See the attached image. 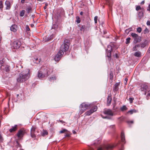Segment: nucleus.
Listing matches in <instances>:
<instances>
[{
  "instance_id": "nucleus-1",
  "label": "nucleus",
  "mask_w": 150,
  "mask_h": 150,
  "mask_svg": "<svg viewBox=\"0 0 150 150\" xmlns=\"http://www.w3.org/2000/svg\"><path fill=\"white\" fill-rule=\"evenodd\" d=\"M30 76V70L26 69L19 74L17 79V81L19 83L23 82L28 79Z\"/></svg>"
},
{
  "instance_id": "nucleus-2",
  "label": "nucleus",
  "mask_w": 150,
  "mask_h": 150,
  "mask_svg": "<svg viewBox=\"0 0 150 150\" xmlns=\"http://www.w3.org/2000/svg\"><path fill=\"white\" fill-rule=\"evenodd\" d=\"M150 89L148 87L146 83L142 84L141 85V91L142 94L146 95V98L148 100L149 97L150 96Z\"/></svg>"
},
{
  "instance_id": "nucleus-3",
  "label": "nucleus",
  "mask_w": 150,
  "mask_h": 150,
  "mask_svg": "<svg viewBox=\"0 0 150 150\" xmlns=\"http://www.w3.org/2000/svg\"><path fill=\"white\" fill-rule=\"evenodd\" d=\"M69 40H64L63 44L61 46L59 51L63 54H64V52H66L68 50L69 45Z\"/></svg>"
},
{
  "instance_id": "nucleus-4",
  "label": "nucleus",
  "mask_w": 150,
  "mask_h": 150,
  "mask_svg": "<svg viewBox=\"0 0 150 150\" xmlns=\"http://www.w3.org/2000/svg\"><path fill=\"white\" fill-rule=\"evenodd\" d=\"M81 110L82 111V113L85 111L86 109L91 108V105L88 103H82L81 105Z\"/></svg>"
},
{
  "instance_id": "nucleus-5",
  "label": "nucleus",
  "mask_w": 150,
  "mask_h": 150,
  "mask_svg": "<svg viewBox=\"0 0 150 150\" xmlns=\"http://www.w3.org/2000/svg\"><path fill=\"white\" fill-rule=\"evenodd\" d=\"M41 70L43 71V73L45 74L46 76H47L51 74V72H52V70L50 68L44 67L42 68Z\"/></svg>"
},
{
  "instance_id": "nucleus-6",
  "label": "nucleus",
  "mask_w": 150,
  "mask_h": 150,
  "mask_svg": "<svg viewBox=\"0 0 150 150\" xmlns=\"http://www.w3.org/2000/svg\"><path fill=\"white\" fill-rule=\"evenodd\" d=\"M25 133V130L24 129H20L16 134L18 138L21 139L22 138Z\"/></svg>"
},
{
  "instance_id": "nucleus-7",
  "label": "nucleus",
  "mask_w": 150,
  "mask_h": 150,
  "mask_svg": "<svg viewBox=\"0 0 150 150\" xmlns=\"http://www.w3.org/2000/svg\"><path fill=\"white\" fill-rule=\"evenodd\" d=\"M92 108L86 112L85 113V115H89L97 110V107L96 106L94 105L93 106H92Z\"/></svg>"
},
{
  "instance_id": "nucleus-8",
  "label": "nucleus",
  "mask_w": 150,
  "mask_h": 150,
  "mask_svg": "<svg viewBox=\"0 0 150 150\" xmlns=\"http://www.w3.org/2000/svg\"><path fill=\"white\" fill-rule=\"evenodd\" d=\"M131 36L134 39V42L135 43H137L140 41V37L135 33H132L131 34Z\"/></svg>"
},
{
  "instance_id": "nucleus-9",
  "label": "nucleus",
  "mask_w": 150,
  "mask_h": 150,
  "mask_svg": "<svg viewBox=\"0 0 150 150\" xmlns=\"http://www.w3.org/2000/svg\"><path fill=\"white\" fill-rule=\"evenodd\" d=\"M108 49L106 50V55L108 58V59L110 60L111 59V52L112 50V47L110 45H108Z\"/></svg>"
},
{
  "instance_id": "nucleus-10",
  "label": "nucleus",
  "mask_w": 150,
  "mask_h": 150,
  "mask_svg": "<svg viewBox=\"0 0 150 150\" xmlns=\"http://www.w3.org/2000/svg\"><path fill=\"white\" fill-rule=\"evenodd\" d=\"M21 45V42L18 40L14 41L12 44V47L14 49H18Z\"/></svg>"
},
{
  "instance_id": "nucleus-11",
  "label": "nucleus",
  "mask_w": 150,
  "mask_h": 150,
  "mask_svg": "<svg viewBox=\"0 0 150 150\" xmlns=\"http://www.w3.org/2000/svg\"><path fill=\"white\" fill-rule=\"evenodd\" d=\"M63 54H63V53L59 51L55 57L54 60L55 61H59L62 57Z\"/></svg>"
},
{
  "instance_id": "nucleus-12",
  "label": "nucleus",
  "mask_w": 150,
  "mask_h": 150,
  "mask_svg": "<svg viewBox=\"0 0 150 150\" xmlns=\"http://www.w3.org/2000/svg\"><path fill=\"white\" fill-rule=\"evenodd\" d=\"M103 113L105 114L113 116V113L111 110L109 109H105L103 111Z\"/></svg>"
},
{
  "instance_id": "nucleus-13",
  "label": "nucleus",
  "mask_w": 150,
  "mask_h": 150,
  "mask_svg": "<svg viewBox=\"0 0 150 150\" xmlns=\"http://www.w3.org/2000/svg\"><path fill=\"white\" fill-rule=\"evenodd\" d=\"M45 74L43 73L42 70L39 71L38 72V77L40 79H42L46 77Z\"/></svg>"
},
{
  "instance_id": "nucleus-14",
  "label": "nucleus",
  "mask_w": 150,
  "mask_h": 150,
  "mask_svg": "<svg viewBox=\"0 0 150 150\" xmlns=\"http://www.w3.org/2000/svg\"><path fill=\"white\" fill-rule=\"evenodd\" d=\"M36 127H33L31 130V135L32 138H35L36 137L35 134V130Z\"/></svg>"
},
{
  "instance_id": "nucleus-15",
  "label": "nucleus",
  "mask_w": 150,
  "mask_h": 150,
  "mask_svg": "<svg viewBox=\"0 0 150 150\" xmlns=\"http://www.w3.org/2000/svg\"><path fill=\"white\" fill-rule=\"evenodd\" d=\"M120 83H116L115 84L113 87V91L114 92H117L119 89V86L120 85Z\"/></svg>"
},
{
  "instance_id": "nucleus-16",
  "label": "nucleus",
  "mask_w": 150,
  "mask_h": 150,
  "mask_svg": "<svg viewBox=\"0 0 150 150\" xmlns=\"http://www.w3.org/2000/svg\"><path fill=\"white\" fill-rule=\"evenodd\" d=\"M148 45V42L147 40H144L141 43V48H143L145 47L147 45Z\"/></svg>"
},
{
  "instance_id": "nucleus-17",
  "label": "nucleus",
  "mask_w": 150,
  "mask_h": 150,
  "mask_svg": "<svg viewBox=\"0 0 150 150\" xmlns=\"http://www.w3.org/2000/svg\"><path fill=\"white\" fill-rule=\"evenodd\" d=\"M5 5L6 6V9L9 10L11 8V4L10 1H6L5 2Z\"/></svg>"
},
{
  "instance_id": "nucleus-18",
  "label": "nucleus",
  "mask_w": 150,
  "mask_h": 150,
  "mask_svg": "<svg viewBox=\"0 0 150 150\" xmlns=\"http://www.w3.org/2000/svg\"><path fill=\"white\" fill-rule=\"evenodd\" d=\"M18 129V126L15 125L14 126H12L9 129V131L10 132L12 133L16 131Z\"/></svg>"
},
{
  "instance_id": "nucleus-19",
  "label": "nucleus",
  "mask_w": 150,
  "mask_h": 150,
  "mask_svg": "<svg viewBox=\"0 0 150 150\" xmlns=\"http://www.w3.org/2000/svg\"><path fill=\"white\" fill-rule=\"evenodd\" d=\"M112 100V97H111V94H109L107 98V105L109 106L111 103V102Z\"/></svg>"
},
{
  "instance_id": "nucleus-20",
  "label": "nucleus",
  "mask_w": 150,
  "mask_h": 150,
  "mask_svg": "<svg viewBox=\"0 0 150 150\" xmlns=\"http://www.w3.org/2000/svg\"><path fill=\"white\" fill-rule=\"evenodd\" d=\"M33 60L34 62L36 64H39L41 61V59L40 57H36L33 58Z\"/></svg>"
},
{
  "instance_id": "nucleus-21",
  "label": "nucleus",
  "mask_w": 150,
  "mask_h": 150,
  "mask_svg": "<svg viewBox=\"0 0 150 150\" xmlns=\"http://www.w3.org/2000/svg\"><path fill=\"white\" fill-rule=\"evenodd\" d=\"M121 141L122 142H124V143H125V137L124 134V133L123 132H122L121 134Z\"/></svg>"
},
{
  "instance_id": "nucleus-22",
  "label": "nucleus",
  "mask_w": 150,
  "mask_h": 150,
  "mask_svg": "<svg viewBox=\"0 0 150 150\" xmlns=\"http://www.w3.org/2000/svg\"><path fill=\"white\" fill-rule=\"evenodd\" d=\"M17 26L16 25H12L11 28L10 29L11 31L13 32H15L17 30Z\"/></svg>"
},
{
  "instance_id": "nucleus-23",
  "label": "nucleus",
  "mask_w": 150,
  "mask_h": 150,
  "mask_svg": "<svg viewBox=\"0 0 150 150\" xmlns=\"http://www.w3.org/2000/svg\"><path fill=\"white\" fill-rule=\"evenodd\" d=\"M140 46V44H137L135 45L133 47V51H136L139 49Z\"/></svg>"
},
{
  "instance_id": "nucleus-24",
  "label": "nucleus",
  "mask_w": 150,
  "mask_h": 150,
  "mask_svg": "<svg viewBox=\"0 0 150 150\" xmlns=\"http://www.w3.org/2000/svg\"><path fill=\"white\" fill-rule=\"evenodd\" d=\"M53 35H51L50 37H48L46 36L45 38V39L44 40L45 42H47L50 41L51 40L53 39Z\"/></svg>"
},
{
  "instance_id": "nucleus-25",
  "label": "nucleus",
  "mask_w": 150,
  "mask_h": 150,
  "mask_svg": "<svg viewBox=\"0 0 150 150\" xmlns=\"http://www.w3.org/2000/svg\"><path fill=\"white\" fill-rule=\"evenodd\" d=\"M117 144H115L113 145H108L107 146L106 148L108 149H112L115 146H117Z\"/></svg>"
},
{
  "instance_id": "nucleus-26",
  "label": "nucleus",
  "mask_w": 150,
  "mask_h": 150,
  "mask_svg": "<svg viewBox=\"0 0 150 150\" xmlns=\"http://www.w3.org/2000/svg\"><path fill=\"white\" fill-rule=\"evenodd\" d=\"M0 63L1 65V66L0 67L1 69H4V67L5 66V64L3 60L0 61Z\"/></svg>"
},
{
  "instance_id": "nucleus-27",
  "label": "nucleus",
  "mask_w": 150,
  "mask_h": 150,
  "mask_svg": "<svg viewBox=\"0 0 150 150\" xmlns=\"http://www.w3.org/2000/svg\"><path fill=\"white\" fill-rule=\"evenodd\" d=\"M107 4L109 5L110 7L112 6V1L110 0H106Z\"/></svg>"
},
{
  "instance_id": "nucleus-28",
  "label": "nucleus",
  "mask_w": 150,
  "mask_h": 150,
  "mask_svg": "<svg viewBox=\"0 0 150 150\" xmlns=\"http://www.w3.org/2000/svg\"><path fill=\"white\" fill-rule=\"evenodd\" d=\"M135 56L139 57L141 55L140 52L139 51L136 52L134 54Z\"/></svg>"
},
{
  "instance_id": "nucleus-29",
  "label": "nucleus",
  "mask_w": 150,
  "mask_h": 150,
  "mask_svg": "<svg viewBox=\"0 0 150 150\" xmlns=\"http://www.w3.org/2000/svg\"><path fill=\"white\" fill-rule=\"evenodd\" d=\"M113 74L112 73V71L111 70L109 74V77H110V79L112 80L113 79Z\"/></svg>"
},
{
  "instance_id": "nucleus-30",
  "label": "nucleus",
  "mask_w": 150,
  "mask_h": 150,
  "mask_svg": "<svg viewBox=\"0 0 150 150\" xmlns=\"http://www.w3.org/2000/svg\"><path fill=\"white\" fill-rule=\"evenodd\" d=\"M87 27L85 25H82L81 28L80 30L82 31H84L85 30H86Z\"/></svg>"
},
{
  "instance_id": "nucleus-31",
  "label": "nucleus",
  "mask_w": 150,
  "mask_h": 150,
  "mask_svg": "<svg viewBox=\"0 0 150 150\" xmlns=\"http://www.w3.org/2000/svg\"><path fill=\"white\" fill-rule=\"evenodd\" d=\"M127 108L125 105H123L122 107L120 108V110L122 111H124L127 110Z\"/></svg>"
},
{
  "instance_id": "nucleus-32",
  "label": "nucleus",
  "mask_w": 150,
  "mask_h": 150,
  "mask_svg": "<svg viewBox=\"0 0 150 150\" xmlns=\"http://www.w3.org/2000/svg\"><path fill=\"white\" fill-rule=\"evenodd\" d=\"M136 112V110L133 109L132 110H130L127 113H129L130 114H132L133 112Z\"/></svg>"
},
{
  "instance_id": "nucleus-33",
  "label": "nucleus",
  "mask_w": 150,
  "mask_h": 150,
  "mask_svg": "<svg viewBox=\"0 0 150 150\" xmlns=\"http://www.w3.org/2000/svg\"><path fill=\"white\" fill-rule=\"evenodd\" d=\"M56 78L55 76L51 77L49 79V80L51 81L56 80Z\"/></svg>"
},
{
  "instance_id": "nucleus-34",
  "label": "nucleus",
  "mask_w": 150,
  "mask_h": 150,
  "mask_svg": "<svg viewBox=\"0 0 150 150\" xmlns=\"http://www.w3.org/2000/svg\"><path fill=\"white\" fill-rule=\"evenodd\" d=\"M48 134V132L46 130L43 131L42 134V135L43 136H45V135H47Z\"/></svg>"
},
{
  "instance_id": "nucleus-35",
  "label": "nucleus",
  "mask_w": 150,
  "mask_h": 150,
  "mask_svg": "<svg viewBox=\"0 0 150 150\" xmlns=\"http://www.w3.org/2000/svg\"><path fill=\"white\" fill-rule=\"evenodd\" d=\"M76 22L77 23H79L80 22L81 20L79 16H77L76 17Z\"/></svg>"
},
{
  "instance_id": "nucleus-36",
  "label": "nucleus",
  "mask_w": 150,
  "mask_h": 150,
  "mask_svg": "<svg viewBox=\"0 0 150 150\" xmlns=\"http://www.w3.org/2000/svg\"><path fill=\"white\" fill-rule=\"evenodd\" d=\"M25 11L24 10H23L20 12V16L23 17L24 16Z\"/></svg>"
},
{
  "instance_id": "nucleus-37",
  "label": "nucleus",
  "mask_w": 150,
  "mask_h": 150,
  "mask_svg": "<svg viewBox=\"0 0 150 150\" xmlns=\"http://www.w3.org/2000/svg\"><path fill=\"white\" fill-rule=\"evenodd\" d=\"M131 40V38H127L126 39V44H128L130 43V41Z\"/></svg>"
},
{
  "instance_id": "nucleus-38",
  "label": "nucleus",
  "mask_w": 150,
  "mask_h": 150,
  "mask_svg": "<svg viewBox=\"0 0 150 150\" xmlns=\"http://www.w3.org/2000/svg\"><path fill=\"white\" fill-rule=\"evenodd\" d=\"M3 70H4L6 72H7L9 71V69L8 67L7 66H6L4 68V69Z\"/></svg>"
},
{
  "instance_id": "nucleus-39",
  "label": "nucleus",
  "mask_w": 150,
  "mask_h": 150,
  "mask_svg": "<svg viewBox=\"0 0 150 150\" xmlns=\"http://www.w3.org/2000/svg\"><path fill=\"white\" fill-rule=\"evenodd\" d=\"M143 32L144 34H146L149 33V31L147 28H146L144 30Z\"/></svg>"
},
{
  "instance_id": "nucleus-40",
  "label": "nucleus",
  "mask_w": 150,
  "mask_h": 150,
  "mask_svg": "<svg viewBox=\"0 0 150 150\" xmlns=\"http://www.w3.org/2000/svg\"><path fill=\"white\" fill-rule=\"evenodd\" d=\"M31 8L30 7H28L26 9V11L28 13H29L31 10Z\"/></svg>"
},
{
  "instance_id": "nucleus-41",
  "label": "nucleus",
  "mask_w": 150,
  "mask_h": 150,
  "mask_svg": "<svg viewBox=\"0 0 150 150\" xmlns=\"http://www.w3.org/2000/svg\"><path fill=\"white\" fill-rule=\"evenodd\" d=\"M67 131V129H63V130H61L59 133H65V132H66Z\"/></svg>"
},
{
  "instance_id": "nucleus-42",
  "label": "nucleus",
  "mask_w": 150,
  "mask_h": 150,
  "mask_svg": "<svg viewBox=\"0 0 150 150\" xmlns=\"http://www.w3.org/2000/svg\"><path fill=\"white\" fill-rule=\"evenodd\" d=\"M3 5L2 1H0V8H3Z\"/></svg>"
},
{
  "instance_id": "nucleus-43",
  "label": "nucleus",
  "mask_w": 150,
  "mask_h": 150,
  "mask_svg": "<svg viewBox=\"0 0 150 150\" xmlns=\"http://www.w3.org/2000/svg\"><path fill=\"white\" fill-rule=\"evenodd\" d=\"M134 99L133 98H129V101L130 103H132L133 101L134 100Z\"/></svg>"
},
{
  "instance_id": "nucleus-44",
  "label": "nucleus",
  "mask_w": 150,
  "mask_h": 150,
  "mask_svg": "<svg viewBox=\"0 0 150 150\" xmlns=\"http://www.w3.org/2000/svg\"><path fill=\"white\" fill-rule=\"evenodd\" d=\"M98 17L97 16H96L94 17V21H95V23H97V21L98 20Z\"/></svg>"
},
{
  "instance_id": "nucleus-45",
  "label": "nucleus",
  "mask_w": 150,
  "mask_h": 150,
  "mask_svg": "<svg viewBox=\"0 0 150 150\" xmlns=\"http://www.w3.org/2000/svg\"><path fill=\"white\" fill-rule=\"evenodd\" d=\"M100 140H98V141H97L94 143V145H96L97 144H99L100 142Z\"/></svg>"
},
{
  "instance_id": "nucleus-46",
  "label": "nucleus",
  "mask_w": 150,
  "mask_h": 150,
  "mask_svg": "<svg viewBox=\"0 0 150 150\" xmlns=\"http://www.w3.org/2000/svg\"><path fill=\"white\" fill-rule=\"evenodd\" d=\"M141 9V7L139 6H137L136 8V10L137 11H138Z\"/></svg>"
},
{
  "instance_id": "nucleus-47",
  "label": "nucleus",
  "mask_w": 150,
  "mask_h": 150,
  "mask_svg": "<svg viewBox=\"0 0 150 150\" xmlns=\"http://www.w3.org/2000/svg\"><path fill=\"white\" fill-rule=\"evenodd\" d=\"M26 28L27 30L28 31H30V29L29 28V26L28 25H26Z\"/></svg>"
},
{
  "instance_id": "nucleus-48",
  "label": "nucleus",
  "mask_w": 150,
  "mask_h": 150,
  "mask_svg": "<svg viewBox=\"0 0 150 150\" xmlns=\"http://www.w3.org/2000/svg\"><path fill=\"white\" fill-rule=\"evenodd\" d=\"M103 148L102 146H100V147L98 148L97 150H103Z\"/></svg>"
},
{
  "instance_id": "nucleus-49",
  "label": "nucleus",
  "mask_w": 150,
  "mask_h": 150,
  "mask_svg": "<svg viewBox=\"0 0 150 150\" xmlns=\"http://www.w3.org/2000/svg\"><path fill=\"white\" fill-rule=\"evenodd\" d=\"M137 31L139 33H141V28L140 27H139L137 28Z\"/></svg>"
},
{
  "instance_id": "nucleus-50",
  "label": "nucleus",
  "mask_w": 150,
  "mask_h": 150,
  "mask_svg": "<svg viewBox=\"0 0 150 150\" xmlns=\"http://www.w3.org/2000/svg\"><path fill=\"white\" fill-rule=\"evenodd\" d=\"M146 24L148 25H150V21H148L146 23Z\"/></svg>"
},
{
  "instance_id": "nucleus-51",
  "label": "nucleus",
  "mask_w": 150,
  "mask_h": 150,
  "mask_svg": "<svg viewBox=\"0 0 150 150\" xmlns=\"http://www.w3.org/2000/svg\"><path fill=\"white\" fill-rule=\"evenodd\" d=\"M147 10L148 11H150V4L149 5L147 9Z\"/></svg>"
},
{
  "instance_id": "nucleus-52",
  "label": "nucleus",
  "mask_w": 150,
  "mask_h": 150,
  "mask_svg": "<svg viewBox=\"0 0 150 150\" xmlns=\"http://www.w3.org/2000/svg\"><path fill=\"white\" fill-rule=\"evenodd\" d=\"M70 136V134H67L65 135L66 137H69Z\"/></svg>"
},
{
  "instance_id": "nucleus-53",
  "label": "nucleus",
  "mask_w": 150,
  "mask_h": 150,
  "mask_svg": "<svg viewBox=\"0 0 150 150\" xmlns=\"http://www.w3.org/2000/svg\"><path fill=\"white\" fill-rule=\"evenodd\" d=\"M25 0H21V2L22 4H23L25 2Z\"/></svg>"
},
{
  "instance_id": "nucleus-54",
  "label": "nucleus",
  "mask_w": 150,
  "mask_h": 150,
  "mask_svg": "<svg viewBox=\"0 0 150 150\" xmlns=\"http://www.w3.org/2000/svg\"><path fill=\"white\" fill-rule=\"evenodd\" d=\"M128 122L129 123H133V121H131Z\"/></svg>"
},
{
  "instance_id": "nucleus-55",
  "label": "nucleus",
  "mask_w": 150,
  "mask_h": 150,
  "mask_svg": "<svg viewBox=\"0 0 150 150\" xmlns=\"http://www.w3.org/2000/svg\"><path fill=\"white\" fill-rule=\"evenodd\" d=\"M59 121L60 122H61L62 123H63L65 122H64L63 120H59Z\"/></svg>"
},
{
  "instance_id": "nucleus-56",
  "label": "nucleus",
  "mask_w": 150,
  "mask_h": 150,
  "mask_svg": "<svg viewBox=\"0 0 150 150\" xmlns=\"http://www.w3.org/2000/svg\"><path fill=\"white\" fill-rule=\"evenodd\" d=\"M80 14L81 15H83V12L82 11L80 13Z\"/></svg>"
},
{
  "instance_id": "nucleus-57",
  "label": "nucleus",
  "mask_w": 150,
  "mask_h": 150,
  "mask_svg": "<svg viewBox=\"0 0 150 150\" xmlns=\"http://www.w3.org/2000/svg\"><path fill=\"white\" fill-rule=\"evenodd\" d=\"M73 134H76V132L74 130L73 131Z\"/></svg>"
},
{
  "instance_id": "nucleus-58",
  "label": "nucleus",
  "mask_w": 150,
  "mask_h": 150,
  "mask_svg": "<svg viewBox=\"0 0 150 150\" xmlns=\"http://www.w3.org/2000/svg\"><path fill=\"white\" fill-rule=\"evenodd\" d=\"M144 1H143L141 2V4H144Z\"/></svg>"
},
{
  "instance_id": "nucleus-59",
  "label": "nucleus",
  "mask_w": 150,
  "mask_h": 150,
  "mask_svg": "<svg viewBox=\"0 0 150 150\" xmlns=\"http://www.w3.org/2000/svg\"><path fill=\"white\" fill-rule=\"evenodd\" d=\"M110 127H112V128H114L115 127V125H112L111 126H110Z\"/></svg>"
},
{
  "instance_id": "nucleus-60",
  "label": "nucleus",
  "mask_w": 150,
  "mask_h": 150,
  "mask_svg": "<svg viewBox=\"0 0 150 150\" xmlns=\"http://www.w3.org/2000/svg\"><path fill=\"white\" fill-rule=\"evenodd\" d=\"M125 81H126V82H127L128 81V79L127 78H125Z\"/></svg>"
},
{
  "instance_id": "nucleus-61",
  "label": "nucleus",
  "mask_w": 150,
  "mask_h": 150,
  "mask_svg": "<svg viewBox=\"0 0 150 150\" xmlns=\"http://www.w3.org/2000/svg\"><path fill=\"white\" fill-rule=\"evenodd\" d=\"M89 150H93V149L92 148H90L89 149Z\"/></svg>"
},
{
  "instance_id": "nucleus-62",
  "label": "nucleus",
  "mask_w": 150,
  "mask_h": 150,
  "mask_svg": "<svg viewBox=\"0 0 150 150\" xmlns=\"http://www.w3.org/2000/svg\"><path fill=\"white\" fill-rule=\"evenodd\" d=\"M44 9H46V8H47V6H45L44 7Z\"/></svg>"
},
{
  "instance_id": "nucleus-63",
  "label": "nucleus",
  "mask_w": 150,
  "mask_h": 150,
  "mask_svg": "<svg viewBox=\"0 0 150 150\" xmlns=\"http://www.w3.org/2000/svg\"><path fill=\"white\" fill-rule=\"evenodd\" d=\"M31 26L32 27H33L34 26V25L33 24H31Z\"/></svg>"
},
{
  "instance_id": "nucleus-64",
  "label": "nucleus",
  "mask_w": 150,
  "mask_h": 150,
  "mask_svg": "<svg viewBox=\"0 0 150 150\" xmlns=\"http://www.w3.org/2000/svg\"><path fill=\"white\" fill-rule=\"evenodd\" d=\"M47 5H48L47 4V3H46V4H45V6H47Z\"/></svg>"
}]
</instances>
